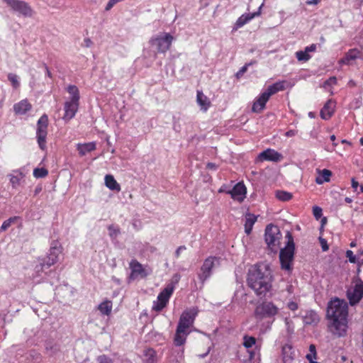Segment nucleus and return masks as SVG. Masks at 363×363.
Listing matches in <instances>:
<instances>
[{"label":"nucleus","mask_w":363,"mask_h":363,"mask_svg":"<svg viewBox=\"0 0 363 363\" xmlns=\"http://www.w3.org/2000/svg\"><path fill=\"white\" fill-rule=\"evenodd\" d=\"M275 196L279 201H288L292 198V194L285 191H277Z\"/></svg>","instance_id":"f704fd0d"},{"label":"nucleus","mask_w":363,"mask_h":363,"mask_svg":"<svg viewBox=\"0 0 363 363\" xmlns=\"http://www.w3.org/2000/svg\"><path fill=\"white\" fill-rule=\"evenodd\" d=\"M347 296L351 305L358 303L363 297V281L357 280L352 291H348Z\"/></svg>","instance_id":"ddd939ff"},{"label":"nucleus","mask_w":363,"mask_h":363,"mask_svg":"<svg viewBox=\"0 0 363 363\" xmlns=\"http://www.w3.org/2000/svg\"><path fill=\"white\" fill-rule=\"evenodd\" d=\"M270 96L264 91L254 102L252 110L255 113H260L264 108L266 103L269 99Z\"/></svg>","instance_id":"a211bd4d"},{"label":"nucleus","mask_w":363,"mask_h":363,"mask_svg":"<svg viewBox=\"0 0 363 363\" xmlns=\"http://www.w3.org/2000/svg\"><path fill=\"white\" fill-rule=\"evenodd\" d=\"M173 40L171 34L165 33L152 36L149 43L156 48L157 52L165 53L170 48Z\"/></svg>","instance_id":"423d86ee"},{"label":"nucleus","mask_w":363,"mask_h":363,"mask_svg":"<svg viewBox=\"0 0 363 363\" xmlns=\"http://www.w3.org/2000/svg\"><path fill=\"white\" fill-rule=\"evenodd\" d=\"M308 116L311 117V118H314L315 117V113H313V112H309L308 113Z\"/></svg>","instance_id":"69168bd1"},{"label":"nucleus","mask_w":363,"mask_h":363,"mask_svg":"<svg viewBox=\"0 0 363 363\" xmlns=\"http://www.w3.org/2000/svg\"><path fill=\"white\" fill-rule=\"evenodd\" d=\"M79 101H69L65 104V115L63 119L65 121H69L73 118L78 110Z\"/></svg>","instance_id":"dca6fc26"},{"label":"nucleus","mask_w":363,"mask_h":363,"mask_svg":"<svg viewBox=\"0 0 363 363\" xmlns=\"http://www.w3.org/2000/svg\"><path fill=\"white\" fill-rule=\"evenodd\" d=\"M330 140H331L332 141H334V140H335V136L334 135H332L330 136Z\"/></svg>","instance_id":"338daca9"},{"label":"nucleus","mask_w":363,"mask_h":363,"mask_svg":"<svg viewBox=\"0 0 363 363\" xmlns=\"http://www.w3.org/2000/svg\"><path fill=\"white\" fill-rule=\"evenodd\" d=\"M8 79L11 82L12 86L14 89H18L20 86V82L18 80V77L16 74L9 73L8 74Z\"/></svg>","instance_id":"e433bc0d"},{"label":"nucleus","mask_w":363,"mask_h":363,"mask_svg":"<svg viewBox=\"0 0 363 363\" xmlns=\"http://www.w3.org/2000/svg\"><path fill=\"white\" fill-rule=\"evenodd\" d=\"M352 186L353 189H356L357 186H359V183L354 179H352Z\"/></svg>","instance_id":"4d7b16f0"},{"label":"nucleus","mask_w":363,"mask_h":363,"mask_svg":"<svg viewBox=\"0 0 363 363\" xmlns=\"http://www.w3.org/2000/svg\"><path fill=\"white\" fill-rule=\"evenodd\" d=\"M67 91L71 95L70 101H79V91L78 88L74 85H69L67 87Z\"/></svg>","instance_id":"2f4dec72"},{"label":"nucleus","mask_w":363,"mask_h":363,"mask_svg":"<svg viewBox=\"0 0 363 363\" xmlns=\"http://www.w3.org/2000/svg\"><path fill=\"white\" fill-rule=\"evenodd\" d=\"M346 257L348 258L349 261L351 263H355L356 262V257L354 255L353 252L352 250H347L346 252Z\"/></svg>","instance_id":"a18cd8bd"},{"label":"nucleus","mask_w":363,"mask_h":363,"mask_svg":"<svg viewBox=\"0 0 363 363\" xmlns=\"http://www.w3.org/2000/svg\"><path fill=\"white\" fill-rule=\"evenodd\" d=\"M31 108V105L27 100H22L20 102L14 104L13 111L16 114L23 115L26 114Z\"/></svg>","instance_id":"412c9836"},{"label":"nucleus","mask_w":363,"mask_h":363,"mask_svg":"<svg viewBox=\"0 0 363 363\" xmlns=\"http://www.w3.org/2000/svg\"><path fill=\"white\" fill-rule=\"evenodd\" d=\"M316 50V45L312 44L305 48V51L308 53L309 52H314Z\"/></svg>","instance_id":"864d4df0"},{"label":"nucleus","mask_w":363,"mask_h":363,"mask_svg":"<svg viewBox=\"0 0 363 363\" xmlns=\"http://www.w3.org/2000/svg\"><path fill=\"white\" fill-rule=\"evenodd\" d=\"M45 70H46V74L49 77H51V72H50L48 67H47L46 65H45Z\"/></svg>","instance_id":"bf43d9fd"},{"label":"nucleus","mask_w":363,"mask_h":363,"mask_svg":"<svg viewBox=\"0 0 363 363\" xmlns=\"http://www.w3.org/2000/svg\"><path fill=\"white\" fill-rule=\"evenodd\" d=\"M334 113V104L331 100L328 101L320 110V117L324 120H328Z\"/></svg>","instance_id":"5701e85b"},{"label":"nucleus","mask_w":363,"mask_h":363,"mask_svg":"<svg viewBox=\"0 0 363 363\" xmlns=\"http://www.w3.org/2000/svg\"><path fill=\"white\" fill-rule=\"evenodd\" d=\"M285 323L286 325L288 333H293L294 331V326L293 322L286 318L285 319Z\"/></svg>","instance_id":"37998d69"},{"label":"nucleus","mask_w":363,"mask_h":363,"mask_svg":"<svg viewBox=\"0 0 363 363\" xmlns=\"http://www.w3.org/2000/svg\"><path fill=\"white\" fill-rule=\"evenodd\" d=\"M337 83V79L335 77H330L327 81L325 82V86L333 85Z\"/></svg>","instance_id":"8fccbe9b"},{"label":"nucleus","mask_w":363,"mask_h":363,"mask_svg":"<svg viewBox=\"0 0 363 363\" xmlns=\"http://www.w3.org/2000/svg\"><path fill=\"white\" fill-rule=\"evenodd\" d=\"M18 218H19L18 216H13V217H11L9 219L6 220L2 223L0 230L1 231L6 230L11 225V224L14 223Z\"/></svg>","instance_id":"c9c22d12"},{"label":"nucleus","mask_w":363,"mask_h":363,"mask_svg":"<svg viewBox=\"0 0 363 363\" xmlns=\"http://www.w3.org/2000/svg\"><path fill=\"white\" fill-rule=\"evenodd\" d=\"M287 307L291 310V311H296L298 309V304L297 303L294 302V301H290L287 304Z\"/></svg>","instance_id":"09e8293b"},{"label":"nucleus","mask_w":363,"mask_h":363,"mask_svg":"<svg viewBox=\"0 0 363 363\" xmlns=\"http://www.w3.org/2000/svg\"><path fill=\"white\" fill-rule=\"evenodd\" d=\"M279 313V308L271 301H264L257 306L255 315L257 318H272Z\"/></svg>","instance_id":"1a4fd4ad"},{"label":"nucleus","mask_w":363,"mask_h":363,"mask_svg":"<svg viewBox=\"0 0 363 363\" xmlns=\"http://www.w3.org/2000/svg\"><path fill=\"white\" fill-rule=\"evenodd\" d=\"M361 52L357 49L350 50L345 56L340 60V63L349 64L351 60H354L360 57Z\"/></svg>","instance_id":"a878e982"},{"label":"nucleus","mask_w":363,"mask_h":363,"mask_svg":"<svg viewBox=\"0 0 363 363\" xmlns=\"http://www.w3.org/2000/svg\"><path fill=\"white\" fill-rule=\"evenodd\" d=\"M84 45L85 47L89 48L92 45V41L89 38H85L84 40Z\"/></svg>","instance_id":"6e6d98bb"},{"label":"nucleus","mask_w":363,"mask_h":363,"mask_svg":"<svg viewBox=\"0 0 363 363\" xmlns=\"http://www.w3.org/2000/svg\"><path fill=\"white\" fill-rule=\"evenodd\" d=\"M320 321V317L314 311H308L303 316V322L306 325H317Z\"/></svg>","instance_id":"393cba45"},{"label":"nucleus","mask_w":363,"mask_h":363,"mask_svg":"<svg viewBox=\"0 0 363 363\" xmlns=\"http://www.w3.org/2000/svg\"><path fill=\"white\" fill-rule=\"evenodd\" d=\"M105 184L106 187L112 191H121V186L114 179L113 176L111 174H107L105 176Z\"/></svg>","instance_id":"cd10ccee"},{"label":"nucleus","mask_w":363,"mask_h":363,"mask_svg":"<svg viewBox=\"0 0 363 363\" xmlns=\"http://www.w3.org/2000/svg\"><path fill=\"white\" fill-rule=\"evenodd\" d=\"M97 360L99 363H113L112 359L106 355H101L98 357Z\"/></svg>","instance_id":"c03bdc74"},{"label":"nucleus","mask_w":363,"mask_h":363,"mask_svg":"<svg viewBox=\"0 0 363 363\" xmlns=\"http://www.w3.org/2000/svg\"><path fill=\"white\" fill-rule=\"evenodd\" d=\"M112 279H113V281H115V282H116V283H117L118 284H121V281H120V280H119L118 279H117V278H116V277H112Z\"/></svg>","instance_id":"680f3d73"},{"label":"nucleus","mask_w":363,"mask_h":363,"mask_svg":"<svg viewBox=\"0 0 363 363\" xmlns=\"http://www.w3.org/2000/svg\"><path fill=\"white\" fill-rule=\"evenodd\" d=\"M345 201L347 202V203H351L352 201V199L349 198V197H346L345 199Z\"/></svg>","instance_id":"e2e57ef3"},{"label":"nucleus","mask_w":363,"mask_h":363,"mask_svg":"<svg viewBox=\"0 0 363 363\" xmlns=\"http://www.w3.org/2000/svg\"><path fill=\"white\" fill-rule=\"evenodd\" d=\"M286 237L288 238L287 245L284 248L281 249L279 260L282 269L291 271V264L294 260L295 246L293 237L289 232H287Z\"/></svg>","instance_id":"20e7f679"},{"label":"nucleus","mask_w":363,"mask_h":363,"mask_svg":"<svg viewBox=\"0 0 363 363\" xmlns=\"http://www.w3.org/2000/svg\"><path fill=\"white\" fill-rule=\"evenodd\" d=\"M314 216L318 219L322 216V208L318 206H314L313 209Z\"/></svg>","instance_id":"49530a36"},{"label":"nucleus","mask_w":363,"mask_h":363,"mask_svg":"<svg viewBox=\"0 0 363 363\" xmlns=\"http://www.w3.org/2000/svg\"><path fill=\"white\" fill-rule=\"evenodd\" d=\"M306 357L310 363H318L314 360L317 357L316 348L314 345L311 344L309 346V353L306 354Z\"/></svg>","instance_id":"72a5a7b5"},{"label":"nucleus","mask_w":363,"mask_h":363,"mask_svg":"<svg viewBox=\"0 0 363 363\" xmlns=\"http://www.w3.org/2000/svg\"><path fill=\"white\" fill-rule=\"evenodd\" d=\"M62 252V248L57 242H52L48 255L40 259V264L35 267L36 271L40 272L44 267L49 268L54 265L58 260Z\"/></svg>","instance_id":"39448f33"},{"label":"nucleus","mask_w":363,"mask_h":363,"mask_svg":"<svg viewBox=\"0 0 363 363\" xmlns=\"http://www.w3.org/2000/svg\"><path fill=\"white\" fill-rule=\"evenodd\" d=\"M186 250V247L184 245L179 246L175 251V257L178 258L180 256L181 252Z\"/></svg>","instance_id":"3c124183"},{"label":"nucleus","mask_w":363,"mask_h":363,"mask_svg":"<svg viewBox=\"0 0 363 363\" xmlns=\"http://www.w3.org/2000/svg\"><path fill=\"white\" fill-rule=\"evenodd\" d=\"M281 238L279 229L274 225H268L265 229L264 238L268 247L272 252H277V247L279 244Z\"/></svg>","instance_id":"0eeeda50"},{"label":"nucleus","mask_w":363,"mask_h":363,"mask_svg":"<svg viewBox=\"0 0 363 363\" xmlns=\"http://www.w3.org/2000/svg\"><path fill=\"white\" fill-rule=\"evenodd\" d=\"M96 148V144L95 142H91L87 143H78L77 145V150L79 152L80 156H84L88 152H90Z\"/></svg>","instance_id":"4be33fe9"},{"label":"nucleus","mask_w":363,"mask_h":363,"mask_svg":"<svg viewBox=\"0 0 363 363\" xmlns=\"http://www.w3.org/2000/svg\"><path fill=\"white\" fill-rule=\"evenodd\" d=\"M218 265L219 259L216 257H209L204 260L198 274V277L202 284L211 276L213 269Z\"/></svg>","instance_id":"9d476101"},{"label":"nucleus","mask_w":363,"mask_h":363,"mask_svg":"<svg viewBox=\"0 0 363 363\" xmlns=\"http://www.w3.org/2000/svg\"><path fill=\"white\" fill-rule=\"evenodd\" d=\"M112 307V301L106 300L99 305L98 309L102 315H109L111 313Z\"/></svg>","instance_id":"c756f323"},{"label":"nucleus","mask_w":363,"mask_h":363,"mask_svg":"<svg viewBox=\"0 0 363 363\" xmlns=\"http://www.w3.org/2000/svg\"><path fill=\"white\" fill-rule=\"evenodd\" d=\"M48 125V118L47 115H43L37 123L36 137L40 149L44 150L46 143L47 129Z\"/></svg>","instance_id":"f8f14e48"},{"label":"nucleus","mask_w":363,"mask_h":363,"mask_svg":"<svg viewBox=\"0 0 363 363\" xmlns=\"http://www.w3.org/2000/svg\"><path fill=\"white\" fill-rule=\"evenodd\" d=\"M348 306L347 303L335 298L331 300L327 307L326 316L330 333L337 337H345L347 330Z\"/></svg>","instance_id":"f03ea898"},{"label":"nucleus","mask_w":363,"mask_h":363,"mask_svg":"<svg viewBox=\"0 0 363 363\" xmlns=\"http://www.w3.org/2000/svg\"><path fill=\"white\" fill-rule=\"evenodd\" d=\"M331 175L332 172L330 170L324 169L320 172V175L315 179V182L318 184L329 182Z\"/></svg>","instance_id":"7c9ffc66"},{"label":"nucleus","mask_w":363,"mask_h":363,"mask_svg":"<svg viewBox=\"0 0 363 363\" xmlns=\"http://www.w3.org/2000/svg\"><path fill=\"white\" fill-rule=\"evenodd\" d=\"M8 6L18 15L24 17H32L33 10L31 6L26 1L21 0H3Z\"/></svg>","instance_id":"6e6552de"},{"label":"nucleus","mask_w":363,"mask_h":363,"mask_svg":"<svg viewBox=\"0 0 363 363\" xmlns=\"http://www.w3.org/2000/svg\"><path fill=\"white\" fill-rule=\"evenodd\" d=\"M225 193L230 194L234 200L242 202L245 198L247 190L245 186L239 182L232 189L226 191Z\"/></svg>","instance_id":"4468645a"},{"label":"nucleus","mask_w":363,"mask_h":363,"mask_svg":"<svg viewBox=\"0 0 363 363\" xmlns=\"http://www.w3.org/2000/svg\"><path fill=\"white\" fill-rule=\"evenodd\" d=\"M272 281V270L269 263L260 262L249 269L247 283L257 296L263 298L271 294Z\"/></svg>","instance_id":"f257e3e1"},{"label":"nucleus","mask_w":363,"mask_h":363,"mask_svg":"<svg viewBox=\"0 0 363 363\" xmlns=\"http://www.w3.org/2000/svg\"><path fill=\"white\" fill-rule=\"evenodd\" d=\"M130 268L131 269L130 279H134L138 276L145 277L149 274L143 268V265L135 259L131 260L130 262Z\"/></svg>","instance_id":"2eb2a0df"},{"label":"nucleus","mask_w":363,"mask_h":363,"mask_svg":"<svg viewBox=\"0 0 363 363\" xmlns=\"http://www.w3.org/2000/svg\"><path fill=\"white\" fill-rule=\"evenodd\" d=\"M262 5L263 4H262L259 7L258 11L254 12L252 13L242 14L241 16H240L238 18V19L237 20L235 24L234 29L236 30L238 28H240L242 27L244 25H245L247 23H248L250 20L254 18L255 16H259L260 15V10L262 9Z\"/></svg>","instance_id":"6ab92c4d"},{"label":"nucleus","mask_w":363,"mask_h":363,"mask_svg":"<svg viewBox=\"0 0 363 363\" xmlns=\"http://www.w3.org/2000/svg\"><path fill=\"white\" fill-rule=\"evenodd\" d=\"M198 310L196 308H191L185 310L181 315L174 342L176 346H181L186 342L187 335L190 333V328L193 326Z\"/></svg>","instance_id":"7ed1b4c3"},{"label":"nucleus","mask_w":363,"mask_h":363,"mask_svg":"<svg viewBox=\"0 0 363 363\" xmlns=\"http://www.w3.org/2000/svg\"><path fill=\"white\" fill-rule=\"evenodd\" d=\"M320 0H308L307 1V4L308 5H316L319 3Z\"/></svg>","instance_id":"13d9d810"},{"label":"nucleus","mask_w":363,"mask_h":363,"mask_svg":"<svg viewBox=\"0 0 363 363\" xmlns=\"http://www.w3.org/2000/svg\"><path fill=\"white\" fill-rule=\"evenodd\" d=\"M257 216L255 215L247 213L245 214V232L247 235H250L252 232V227L257 221Z\"/></svg>","instance_id":"b1692460"},{"label":"nucleus","mask_w":363,"mask_h":363,"mask_svg":"<svg viewBox=\"0 0 363 363\" xmlns=\"http://www.w3.org/2000/svg\"><path fill=\"white\" fill-rule=\"evenodd\" d=\"M259 158L261 160H267L272 162H279L282 158V155L278 152L272 149H267L262 152L259 155Z\"/></svg>","instance_id":"f3484780"},{"label":"nucleus","mask_w":363,"mask_h":363,"mask_svg":"<svg viewBox=\"0 0 363 363\" xmlns=\"http://www.w3.org/2000/svg\"><path fill=\"white\" fill-rule=\"evenodd\" d=\"M297 133V132L294 130H288L286 133V136L287 137H293L294 135H296Z\"/></svg>","instance_id":"5fc2aeb1"},{"label":"nucleus","mask_w":363,"mask_h":363,"mask_svg":"<svg viewBox=\"0 0 363 363\" xmlns=\"http://www.w3.org/2000/svg\"><path fill=\"white\" fill-rule=\"evenodd\" d=\"M196 101L203 111H206L210 106V101L207 96H206L202 91H197Z\"/></svg>","instance_id":"bb28decb"},{"label":"nucleus","mask_w":363,"mask_h":363,"mask_svg":"<svg viewBox=\"0 0 363 363\" xmlns=\"http://www.w3.org/2000/svg\"><path fill=\"white\" fill-rule=\"evenodd\" d=\"M247 71V65L243 66L237 73L236 77L239 78Z\"/></svg>","instance_id":"603ef678"},{"label":"nucleus","mask_w":363,"mask_h":363,"mask_svg":"<svg viewBox=\"0 0 363 363\" xmlns=\"http://www.w3.org/2000/svg\"><path fill=\"white\" fill-rule=\"evenodd\" d=\"M348 84L350 86H355V82L353 80H350Z\"/></svg>","instance_id":"0e129e2a"},{"label":"nucleus","mask_w":363,"mask_h":363,"mask_svg":"<svg viewBox=\"0 0 363 363\" xmlns=\"http://www.w3.org/2000/svg\"><path fill=\"white\" fill-rule=\"evenodd\" d=\"M296 56L298 61L306 62L311 58L310 55L307 53L305 50L296 52Z\"/></svg>","instance_id":"ea45409f"},{"label":"nucleus","mask_w":363,"mask_h":363,"mask_svg":"<svg viewBox=\"0 0 363 363\" xmlns=\"http://www.w3.org/2000/svg\"><path fill=\"white\" fill-rule=\"evenodd\" d=\"M319 240H320V242L321 244V247H322L323 251H324V252L327 251L328 250V245L327 244V241L322 238H320Z\"/></svg>","instance_id":"de8ad7c7"},{"label":"nucleus","mask_w":363,"mask_h":363,"mask_svg":"<svg viewBox=\"0 0 363 363\" xmlns=\"http://www.w3.org/2000/svg\"><path fill=\"white\" fill-rule=\"evenodd\" d=\"M15 172L17 173V175H10V182L13 188L20 184L21 179L24 177V174L20 171H15Z\"/></svg>","instance_id":"473e14b6"},{"label":"nucleus","mask_w":363,"mask_h":363,"mask_svg":"<svg viewBox=\"0 0 363 363\" xmlns=\"http://www.w3.org/2000/svg\"><path fill=\"white\" fill-rule=\"evenodd\" d=\"M243 340V345L247 348L252 347L256 343V339L254 337L245 335Z\"/></svg>","instance_id":"58836bf2"},{"label":"nucleus","mask_w":363,"mask_h":363,"mask_svg":"<svg viewBox=\"0 0 363 363\" xmlns=\"http://www.w3.org/2000/svg\"><path fill=\"white\" fill-rule=\"evenodd\" d=\"M48 174V171L42 167V168H35L34 170H33V176L35 177V178H43L45 177H46Z\"/></svg>","instance_id":"4c0bfd02"},{"label":"nucleus","mask_w":363,"mask_h":363,"mask_svg":"<svg viewBox=\"0 0 363 363\" xmlns=\"http://www.w3.org/2000/svg\"><path fill=\"white\" fill-rule=\"evenodd\" d=\"M174 289V285L169 284L164 290L159 294L157 300L153 302L152 309L157 312L161 311L168 303Z\"/></svg>","instance_id":"9b49d317"},{"label":"nucleus","mask_w":363,"mask_h":363,"mask_svg":"<svg viewBox=\"0 0 363 363\" xmlns=\"http://www.w3.org/2000/svg\"><path fill=\"white\" fill-rule=\"evenodd\" d=\"M109 231V235L112 238H116L120 234V230L113 225H110L108 228Z\"/></svg>","instance_id":"a19ab883"},{"label":"nucleus","mask_w":363,"mask_h":363,"mask_svg":"<svg viewBox=\"0 0 363 363\" xmlns=\"http://www.w3.org/2000/svg\"><path fill=\"white\" fill-rule=\"evenodd\" d=\"M359 142H360V144H361L362 145H363V137L360 138Z\"/></svg>","instance_id":"774afa93"},{"label":"nucleus","mask_w":363,"mask_h":363,"mask_svg":"<svg viewBox=\"0 0 363 363\" xmlns=\"http://www.w3.org/2000/svg\"><path fill=\"white\" fill-rule=\"evenodd\" d=\"M283 363H294L295 351L291 345H285L282 347Z\"/></svg>","instance_id":"aec40b11"},{"label":"nucleus","mask_w":363,"mask_h":363,"mask_svg":"<svg viewBox=\"0 0 363 363\" xmlns=\"http://www.w3.org/2000/svg\"><path fill=\"white\" fill-rule=\"evenodd\" d=\"M145 354L148 357L147 363H153L154 362V357H155V351L152 349H147L145 351Z\"/></svg>","instance_id":"79ce46f5"},{"label":"nucleus","mask_w":363,"mask_h":363,"mask_svg":"<svg viewBox=\"0 0 363 363\" xmlns=\"http://www.w3.org/2000/svg\"><path fill=\"white\" fill-rule=\"evenodd\" d=\"M207 167L209 169H216V165L213 163H208Z\"/></svg>","instance_id":"052dcab7"},{"label":"nucleus","mask_w":363,"mask_h":363,"mask_svg":"<svg viewBox=\"0 0 363 363\" xmlns=\"http://www.w3.org/2000/svg\"><path fill=\"white\" fill-rule=\"evenodd\" d=\"M284 83L285 82H278L272 85H270L267 87V89L264 91L269 96L276 94L279 91H282L284 89Z\"/></svg>","instance_id":"c85d7f7f"}]
</instances>
